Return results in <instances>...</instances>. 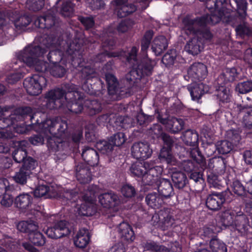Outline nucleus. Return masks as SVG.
I'll use <instances>...</instances> for the list:
<instances>
[{
  "label": "nucleus",
  "instance_id": "f257e3e1",
  "mask_svg": "<svg viewBox=\"0 0 252 252\" xmlns=\"http://www.w3.org/2000/svg\"><path fill=\"white\" fill-rule=\"evenodd\" d=\"M35 26L39 29L38 32L43 34L41 43L50 50L47 58L52 64L62 62L67 67L73 68L82 65L83 56L85 55L84 40L82 38H74L69 42L64 40L61 36L62 28L59 18L54 14L47 13L38 17L34 21Z\"/></svg>",
  "mask_w": 252,
  "mask_h": 252
},
{
  "label": "nucleus",
  "instance_id": "f03ea898",
  "mask_svg": "<svg viewBox=\"0 0 252 252\" xmlns=\"http://www.w3.org/2000/svg\"><path fill=\"white\" fill-rule=\"evenodd\" d=\"M6 107L0 106V138L2 139H11L16 136L15 133H23L25 130L21 127H18L15 122L25 121L29 118L32 124L33 125V120L36 116L33 114L32 109L31 107L25 106L19 107L15 109L13 114L7 117H4L3 112H6Z\"/></svg>",
  "mask_w": 252,
  "mask_h": 252
},
{
  "label": "nucleus",
  "instance_id": "7ed1b4c3",
  "mask_svg": "<svg viewBox=\"0 0 252 252\" xmlns=\"http://www.w3.org/2000/svg\"><path fill=\"white\" fill-rule=\"evenodd\" d=\"M33 121V124L38 126L41 132L52 135L47 139V146L48 149L52 152L59 151L60 145L62 146L64 141L63 136L67 130V120L57 117L53 119L46 118L44 120L34 119Z\"/></svg>",
  "mask_w": 252,
  "mask_h": 252
},
{
  "label": "nucleus",
  "instance_id": "20e7f679",
  "mask_svg": "<svg viewBox=\"0 0 252 252\" xmlns=\"http://www.w3.org/2000/svg\"><path fill=\"white\" fill-rule=\"evenodd\" d=\"M47 52L45 48L41 45H30L26 47L21 54V59L28 66L33 67L38 72L37 74L43 76L45 78L49 76V64L45 61L38 59Z\"/></svg>",
  "mask_w": 252,
  "mask_h": 252
},
{
  "label": "nucleus",
  "instance_id": "39448f33",
  "mask_svg": "<svg viewBox=\"0 0 252 252\" xmlns=\"http://www.w3.org/2000/svg\"><path fill=\"white\" fill-rule=\"evenodd\" d=\"M154 62L148 57H144L141 62L136 66L133 67L131 70L126 75L125 82L129 84L127 91H125L124 96H130L133 94L136 90L137 83L141 78L145 76H150L153 70Z\"/></svg>",
  "mask_w": 252,
  "mask_h": 252
},
{
  "label": "nucleus",
  "instance_id": "423d86ee",
  "mask_svg": "<svg viewBox=\"0 0 252 252\" xmlns=\"http://www.w3.org/2000/svg\"><path fill=\"white\" fill-rule=\"evenodd\" d=\"M213 2V8L211 10H211L210 14H206L195 18L197 28H208V25H215L221 21L226 24H234L236 17L233 15L232 12L224 6L219 8L217 2L214 0Z\"/></svg>",
  "mask_w": 252,
  "mask_h": 252
},
{
  "label": "nucleus",
  "instance_id": "0eeeda50",
  "mask_svg": "<svg viewBox=\"0 0 252 252\" xmlns=\"http://www.w3.org/2000/svg\"><path fill=\"white\" fill-rule=\"evenodd\" d=\"M98 192L96 186L92 185L88 188L87 190L82 195V199H80L81 203H78L75 206V211L78 215L90 216L94 213V202L95 196Z\"/></svg>",
  "mask_w": 252,
  "mask_h": 252
},
{
  "label": "nucleus",
  "instance_id": "6e6552de",
  "mask_svg": "<svg viewBox=\"0 0 252 252\" xmlns=\"http://www.w3.org/2000/svg\"><path fill=\"white\" fill-rule=\"evenodd\" d=\"M74 92L73 91H68L67 93L65 90L62 88H57L54 90H51L45 94V98L47 99L46 106L47 108L52 109H59L63 106V100L64 98L67 100V95L69 93Z\"/></svg>",
  "mask_w": 252,
  "mask_h": 252
},
{
  "label": "nucleus",
  "instance_id": "1a4fd4ad",
  "mask_svg": "<svg viewBox=\"0 0 252 252\" xmlns=\"http://www.w3.org/2000/svg\"><path fill=\"white\" fill-rule=\"evenodd\" d=\"M47 79L43 76L33 74L25 79L23 86L27 93L31 95L39 94L43 87L47 85Z\"/></svg>",
  "mask_w": 252,
  "mask_h": 252
},
{
  "label": "nucleus",
  "instance_id": "9d476101",
  "mask_svg": "<svg viewBox=\"0 0 252 252\" xmlns=\"http://www.w3.org/2000/svg\"><path fill=\"white\" fill-rule=\"evenodd\" d=\"M105 78L107 85L108 93L109 95H116L120 98L128 97L124 96L126 94L125 91H127V89H128L129 86L128 84L125 82L126 77L123 81L125 85L124 87H120V84L118 79L115 75L112 73H106Z\"/></svg>",
  "mask_w": 252,
  "mask_h": 252
},
{
  "label": "nucleus",
  "instance_id": "9b49d317",
  "mask_svg": "<svg viewBox=\"0 0 252 252\" xmlns=\"http://www.w3.org/2000/svg\"><path fill=\"white\" fill-rule=\"evenodd\" d=\"M84 56L81 60V62L83 63L82 66L80 65L75 68L80 72L79 75L81 78V86L86 84L92 87L99 78L96 76L95 69L85 62Z\"/></svg>",
  "mask_w": 252,
  "mask_h": 252
},
{
  "label": "nucleus",
  "instance_id": "f8f14e48",
  "mask_svg": "<svg viewBox=\"0 0 252 252\" xmlns=\"http://www.w3.org/2000/svg\"><path fill=\"white\" fill-rule=\"evenodd\" d=\"M6 16L14 24L17 31H22L32 22V19L30 16L21 14L18 10H9L6 12Z\"/></svg>",
  "mask_w": 252,
  "mask_h": 252
},
{
  "label": "nucleus",
  "instance_id": "ddd939ff",
  "mask_svg": "<svg viewBox=\"0 0 252 252\" xmlns=\"http://www.w3.org/2000/svg\"><path fill=\"white\" fill-rule=\"evenodd\" d=\"M70 232L68 223L65 220H61L56 222L53 227L48 228L46 233L49 237L58 239L68 235Z\"/></svg>",
  "mask_w": 252,
  "mask_h": 252
},
{
  "label": "nucleus",
  "instance_id": "4468645a",
  "mask_svg": "<svg viewBox=\"0 0 252 252\" xmlns=\"http://www.w3.org/2000/svg\"><path fill=\"white\" fill-rule=\"evenodd\" d=\"M157 118L158 121L165 125L167 130L170 133H178L183 128L184 124L181 119H177L174 117L163 118L160 114L158 115Z\"/></svg>",
  "mask_w": 252,
  "mask_h": 252
},
{
  "label": "nucleus",
  "instance_id": "2eb2a0df",
  "mask_svg": "<svg viewBox=\"0 0 252 252\" xmlns=\"http://www.w3.org/2000/svg\"><path fill=\"white\" fill-rule=\"evenodd\" d=\"M188 74L189 77L192 80H204L208 75L207 66L201 63H194L188 69Z\"/></svg>",
  "mask_w": 252,
  "mask_h": 252
},
{
  "label": "nucleus",
  "instance_id": "dca6fc26",
  "mask_svg": "<svg viewBox=\"0 0 252 252\" xmlns=\"http://www.w3.org/2000/svg\"><path fill=\"white\" fill-rule=\"evenodd\" d=\"M70 97V100L67 102L66 107L68 110L72 114H79L82 112L84 109L83 104V95L78 92H70L69 93Z\"/></svg>",
  "mask_w": 252,
  "mask_h": 252
},
{
  "label": "nucleus",
  "instance_id": "f3484780",
  "mask_svg": "<svg viewBox=\"0 0 252 252\" xmlns=\"http://www.w3.org/2000/svg\"><path fill=\"white\" fill-rule=\"evenodd\" d=\"M228 192L226 191L219 193L213 192L209 194L206 199L207 207L211 210H220L226 200V195Z\"/></svg>",
  "mask_w": 252,
  "mask_h": 252
},
{
  "label": "nucleus",
  "instance_id": "a211bd4d",
  "mask_svg": "<svg viewBox=\"0 0 252 252\" xmlns=\"http://www.w3.org/2000/svg\"><path fill=\"white\" fill-rule=\"evenodd\" d=\"M239 73L235 67L226 68L218 77L217 83L220 87L226 86L229 83H232L238 78Z\"/></svg>",
  "mask_w": 252,
  "mask_h": 252
},
{
  "label": "nucleus",
  "instance_id": "6ab92c4d",
  "mask_svg": "<svg viewBox=\"0 0 252 252\" xmlns=\"http://www.w3.org/2000/svg\"><path fill=\"white\" fill-rule=\"evenodd\" d=\"M99 202L104 208H112L118 205L120 202L119 196L113 191L100 194L98 196Z\"/></svg>",
  "mask_w": 252,
  "mask_h": 252
},
{
  "label": "nucleus",
  "instance_id": "aec40b11",
  "mask_svg": "<svg viewBox=\"0 0 252 252\" xmlns=\"http://www.w3.org/2000/svg\"><path fill=\"white\" fill-rule=\"evenodd\" d=\"M86 161L81 162L76 166V176L77 180L81 184H87L92 180V174Z\"/></svg>",
  "mask_w": 252,
  "mask_h": 252
},
{
  "label": "nucleus",
  "instance_id": "412c9836",
  "mask_svg": "<svg viewBox=\"0 0 252 252\" xmlns=\"http://www.w3.org/2000/svg\"><path fill=\"white\" fill-rule=\"evenodd\" d=\"M209 90V85L203 83L193 84L189 88L192 100L195 101H198L202 95L208 93Z\"/></svg>",
  "mask_w": 252,
  "mask_h": 252
},
{
  "label": "nucleus",
  "instance_id": "4be33fe9",
  "mask_svg": "<svg viewBox=\"0 0 252 252\" xmlns=\"http://www.w3.org/2000/svg\"><path fill=\"white\" fill-rule=\"evenodd\" d=\"M131 150L132 158H150L152 153L149 146L142 142L134 143Z\"/></svg>",
  "mask_w": 252,
  "mask_h": 252
},
{
  "label": "nucleus",
  "instance_id": "5701e85b",
  "mask_svg": "<svg viewBox=\"0 0 252 252\" xmlns=\"http://www.w3.org/2000/svg\"><path fill=\"white\" fill-rule=\"evenodd\" d=\"M152 219L153 220L159 219L161 221L159 225L163 230L171 227L175 221L167 209L160 210L159 215H154Z\"/></svg>",
  "mask_w": 252,
  "mask_h": 252
},
{
  "label": "nucleus",
  "instance_id": "b1692460",
  "mask_svg": "<svg viewBox=\"0 0 252 252\" xmlns=\"http://www.w3.org/2000/svg\"><path fill=\"white\" fill-rule=\"evenodd\" d=\"M63 137L64 139H67L75 146H78L80 140L83 138V129L81 128H72L67 123V130Z\"/></svg>",
  "mask_w": 252,
  "mask_h": 252
},
{
  "label": "nucleus",
  "instance_id": "393cba45",
  "mask_svg": "<svg viewBox=\"0 0 252 252\" xmlns=\"http://www.w3.org/2000/svg\"><path fill=\"white\" fill-rule=\"evenodd\" d=\"M217 98L220 107L227 108L228 107V103L231 101L232 99V95L229 89L226 86H219Z\"/></svg>",
  "mask_w": 252,
  "mask_h": 252
},
{
  "label": "nucleus",
  "instance_id": "a878e982",
  "mask_svg": "<svg viewBox=\"0 0 252 252\" xmlns=\"http://www.w3.org/2000/svg\"><path fill=\"white\" fill-rule=\"evenodd\" d=\"M167 38L164 35L156 37L153 41L152 49L157 56L160 55L168 47Z\"/></svg>",
  "mask_w": 252,
  "mask_h": 252
},
{
  "label": "nucleus",
  "instance_id": "bb28decb",
  "mask_svg": "<svg viewBox=\"0 0 252 252\" xmlns=\"http://www.w3.org/2000/svg\"><path fill=\"white\" fill-rule=\"evenodd\" d=\"M138 48L136 46H133L129 52L121 50L117 51L115 55L111 56H117V57L122 60H125L128 63L136 62L137 61V53Z\"/></svg>",
  "mask_w": 252,
  "mask_h": 252
},
{
  "label": "nucleus",
  "instance_id": "cd10ccee",
  "mask_svg": "<svg viewBox=\"0 0 252 252\" xmlns=\"http://www.w3.org/2000/svg\"><path fill=\"white\" fill-rule=\"evenodd\" d=\"M33 202V198L27 193H23L17 196L15 199V204L17 207L21 210L29 209Z\"/></svg>",
  "mask_w": 252,
  "mask_h": 252
},
{
  "label": "nucleus",
  "instance_id": "c85d7f7f",
  "mask_svg": "<svg viewBox=\"0 0 252 252\" xmlns=\"http://www.w3.org/2000/svg\"><path fill=\"white\" fill-rule=\"evenodd\" d=\"M204 48L203 43L198 38H191L185 46V49L190 54L198 55Z\"/></svg>",
  "mask_w": 252,
  "mask_h": 252
},
{
  "label": "nucleus",
  "instance_id": "c756f323",
  "mask_svg": "<svg viewBox=\"0 0 252 252\" xmlns=\"http://www.w3.org/2000/svg\"><path fill=\"white\" fill-rule=\"evenodd\" d=\"M151 131L157 130L158 133L154 131V133L156 134L157 138H160L163 142V147L172 148L174 146V140L173 137L168 134L162 132L161 127L158 125H156L151 128Z\"/></svg>",
  "mask_w": 252,
  "mask_h": 252
},
{
  "label": "nucleus",
  "instance_id": "7c9ffc66",
  "mask_svg": "<svg viewBox=\"0 0 252 252\" xmlns=\"http://www.w3.org/2000/svg\"><path fill=\"white\" fill-rule=\"evenodd\" d=\"M86 112L91 116L95 115L102 110L101 103L96 99H87L85 101Z\"/></svg>",
  "mask_w": 252,
  "mask_h": 252
},
{
  "label": "nucleus",
  "instance_id": "2f4dec72",
  "mask_svg": "<svg viewBox=\"0 0 252 252\" xmlns=\"http://www.w3.org/2000/svg\"><path fill=\"white\" fill-rule=\"evenodd\" d=\"M150 167V163L138 159L132 164L130 168L131 173L136 176L142 177Z\"/></svg>",
  "mask_w": 252,
  "mask_h": 252
},
{
  "label": "nucleus",
  "instance_id": "473e14b6",
  "mask_svg": "<svg viewBox=\"0 0 252 252\" xmlns=\"http://www.w3.org/2000/svg\"><path fill=\"white\" fill-rule=\"evenodd\" d=\"M38 227L37 223L32 220L21 221L17 225L18 230L28 233V236L31 233L38 230Z\"/></svg>",
  "mask_w": 252,
  "mask_h": 252
},
{
  "label": "nucleus",
  "instance_id": "72a5a7b5",
  "mask_svg": "<svg viewBox=\"0 0 252 252\" xmlns=\"http://www.w3.org/2000/svg\"><path fill=\"white\" fill-rule=\"evenodd\" d=\"M90 240L89 232L87 229H81L74 239L75 245L80 248H84L88 244Z\"/></svg>",
  "mask_w": 252,
  "mask_h": 252
},
{
  "label": "nucleus",
  "instance_id": "f704fd0d",
  "mask_svg": "<svg viewBox=\"0 0 252 252\" xmlns=\"http://www.w3.org/2000/svg\"><path fill=\"white\" fill-rule=\"evenodd\" d=\"M181 138L187 145L195 146L198 144V134L195 130L191 129L186 130L183 133Z\"/></svg>",
  "mask_w": 252,
  "mask_h": 252
},
{
  "label": "nucleus",
  "instance_id": "c9c22d12",
  "mask_svg": "<svg viewBox=\"0 0 252 252\" xmlns=\"http://www.w3.org/2000/svg\"><path fill=\"white\" fill-rule=\"evenodd\" d=\"M118 231L120 237L126 241H133L134 232L130 226L126 222L120 223L118 228Z\"/></svg>",
  "mask_w": 252,
  "mask_h": 252
},
{
  "label": "nucleus",
  "instance_id": "e433bc0d",
  "mask_svg": "<svg viewBox=\"0 0 252 252\" xmlns=\"http://www.w3.org/2000/svg\"><path fill=\"white\" fill-rule=\"evenodd\" d=\"M145 200L147 204L154 208H159L163 203V197L156 192L149 193Z\"/></svg>",
  "mask_w": 252,
  "mask_h": 252
},
{
  "label": "nucleus",
  "instance_id": "4c0bfd02",
  "mask_svg": "<svg viewBox=\"0 0 252 252\" xmlns=\"http://www.w3.org/2000/svg\"><path fill=\"white\" fill-rule=\"evenodd\" d=\"M103 83L102 81L99 78L96 80V82L92 87L83 84L82 85V89L86 93L90 95H98L102 93L101 91H103Z\"/></svg>",
  "mask_w": 252,
  "mask_h": 252
},
{
  "label": "nucleus",
  "instance_id": "58836bf2",
  "mask_svg": "<svg viewBox=\"0 0 252 252\" xmlns=\"http://www.w3.org/2000/svg\"><path fill=\"white\" fill-rule=\"evenodd\" d=\"M154 36L152 30L147 31L141 41V52L144 57H148L147 50L149 48L151 40Z\"/></svg>",
  "mask_w": 252,
  "mask_h": 252
},
{
  "label": "nucleus",
  "instance_id": "ea45409f",
  "mask_svg": "<svg viewBox=\"0 0 252 252\" xmlns=\"http://www.w3.org/2000/svg\"><path fill=\"white\" fill-rule=\"evenodd\" d=\"M158 192L159 194L163 198L170 197L173 194L172 186L169 181L166 179H163L160 182L158 186Z\"/></svg>",
  "mask_w": 252,
  "mask_h": 252
},
{
  "label": "nucleus",
  "instance_id": "a19ab883",
  "mask_svg": "<svg viewBox=\"0 0 252 252\" xmlns=\"http://www.w3.org/2000/svg\"><path fill=\"white\" fill-rule=\"evenodd\" d=\"M132 126V120L129 117L119 116L116 118L113 127L121 130L126 129Z\"/></svg>",
  "mask_w": 252,
  "mask_h": 252
},
{
  "label": "nucleus",
  "instance_id": "79ce46f5",
  "mask_svg": "<svg viewBox=\"0 0 252 252\" xmlns=\"http://www.w3.org/2000/svg\"><path fill=\"white\" fill-rule=\"evenodd\" d=\"M120 7L117 11V16L119 18L126 17L134 12L136 9V6L133 3H126L119 5Z\"/></svg>",
  "mask_w": 252,
  "mask_h": 252
},
{
  "label": "nucleus",
  "instance_id": "37998d69",
  "mask_svg": "<svg viewBox=\"0 0 252 252\" xmlns=\"http://www.w3.org/2000/svg\"><path fill=\"white\" fill-rule=\"evenodd\" d=\"M71 67L69 66L68 63L67 64V67L62 66L59 63L54 64L52 67H50L49 75H51L56 78H62L66 72V68H71Z\"/></svg>",
  "mask_w": 252,
  "mask_h": 252
},
{
  "label": "nucleus",
  "instance_id": "c03bdc74",
  "mask_svg": "<svg viewBox=\"0 0 252 252\" xmlns=\"http://www.w3.org/2000/svg\"><path fill=\"white\" fill-rule=\"evenodd\" d=\"M202 41H211L213 38V34L211 32L210 27L206 28H197L194 35Z\"/></svg>",
  "mask_w": 252,
  "mask_h": 252
},
{
  "label": "nucleus",
  "instance_id": "a18cd8bd",
  "mask_svg": "<svg viewBox=\"0 0 252 252\" xmlns=\"http://www.w3.org/2000/svg\"><path fill=\"white\" fill-rule=\"evenodd\" d=\"M216 146V149L220 154L226 155L232 150L234 146L229 141L225 139L219 141Z\"/></svg>",
  "mask_w": 252,
  "mask_h": 252
},
{
  "label": "nucleus",
  "instance_id": "49530a36",
  "mask_svg": "<svg viewBox=\"0 0 252 252\" xmlns=\"http://www.w3.org/2000/svg\"><path fill=\"white\" fill-rule=\"evenodd\" d=\"M182 23L186 33L189 35H194L197 28L194 27L196 24L195 18L191 19L186 16L183 18Z\"/></svg>",
  "mask_w": 252,
  "mask_h": 252
},
{
  "label": "nucleus",
  "instance_id": "de8ad7c7",
  "mask_svg": "<svg viewBox=\"0 0 252 252\" xmlns=\"http://www.w3.org/2000/svg\"><path fill=\"white\" fill-rule=\"evenodd\" d=\"M74 4L70 0L63 1L60 9L61 15L64 17L72 16L74 14Z\"/></svg>",
  "mask_w": 252,
  "mask_h": 252
},
{
  "label": "nucleus",
  "instance_id": "09e8293b",
  "mask_svg": "<svg viewBox=\"0 0 252 252\" xmlns=\"http://www.w3.org/2000/svg\"><path fill=\"white\" fill-rule=\"evenodd\" d=\"M26 143L24 141H17L15 143H14L16 148H13V150H12V158H15L16 155L19 152L23 158H32L30 156H28V153L26 150L27 147L26 146Z\"/></svg>",
  "mask_w": 252,
  "mask_h": 252
},
{
  "label": "nucleus",
  "instance_id": "8fccbe9b",
  "mask_svg": "<svg viewBox=\"0 0 252 252\" xmlns=\"http://www.w3.org/2000/svg\"><path fill=\"white\" fill-rule=\"evenodd\" d=\"M210 248L212 252H227L226 245L220 240L213 238L210 242Z\"/></svg>",
  "mask_w": 252,
  "mask_h": 252
},
{
  "label": "nucleus",
  "instance_id": "3c124183",
  "mask_svg": "<svg viewBox=\"0 0 252 252\" xmlns=\"http://www.w3.org/2000/svg\"><path fill=\"white\" fill-rule=\"evenodd\" d=\"M172 180L175 184V186L179 188H183L187 181V178L184 173L182 172H173L171 176Z\"/></svg>",
  "mask_w": 252,
  "mask_h": 252
},
{
  "label": "nucleus",
  "instance_id": "603ef678",
  "mask_svg": "<svg viewBox=\"0 0 252 252\" xmlns=\"http://www.w3.org/2000/svg\"><path fill=\"white\" fill-rule=\"evenodd\" d=\"M95 147L99 152L103 155L108 154L113 149V145L111 142L105 140L97 141Z\"/></svg>",
  "mask_w": 252,
  "mask_h": 252
},
{
  "label": "nucleus",
  "instance_id": "864d4df0",
  "mask_svg": "<svg viewBox=\"0 0 252 252\" xmlns=\"http://www.w3.org/2000/svg\"><path fill=\"white\" fill-rule=\"evenodd\" d=\"M236 6V11L240 19H244L247 15L248 2L247 0H232Z\"/></svg>",
  "mask_w": 252,
  "mask_h": 252
},
{
  "label": "nucleus",
  "instance_id": "5fc2aeb1",
  "mask_svg": "<svg viewBox=\"0 0 252 252\" xmlns=\"http://www.w3.org/2000/svg\"><path fill=\"white\" fill-rule=\"evenodd\" d=\"M176 57V50L174 49H170L162 57L161 62L166 67H170L173 65Z\"/></svg>",
  "mask_w": 252,
  "mask_h": 252
},
{
  "label": "nucleus",
  "instance_id": "6e6d98bb",
  "mask_svg": "<svg viewBox=\"0 0 252 252\" xmlns=\"http://www.w3.org/2000/svg\"><path fill=\"white\" fill-rule=\"evenodd\" d=\"M236 229L242 233L246 232L249 229V220L245 216L237 217L235 220Z\"/></svg>",
  "mask_w": 252,
  "mask_h": 252
},
{
  "label": "nucleus",
  "instance_id": "4d7b16f0",
  "mask_svg": "<svg viewBox=\"0 0 252 252\" xmlns=\"http://www.w3.org/2000/svg\"><path fill=\"white\" fill-rule=\"evenodd\" d=\"M235 31L237 34L243 38L252 36V30L247 23L239 24L236 27Z\"/></svg>",
  "mask_w": 252,
  "mask_h": 252
},
{
  "label": "nucleus",
  "instance_id": "13d9d810",
  "mask_svg": "<svg viewBox=\"0 0 252 252\" xmlns=\"http://www.w3.org/2000/svg\"><path fill=\"white\" fill-rule=\"evenodd\" d=\"M225 138L229 141L233 146H237L240 141L241 137L239 130L231 129L226 131Z\"/></svg>",
  "mask_w": 252,
  "mask_h": 252
},
{
  "label": "nucleus",
  "instance_id": "bf43d9fd",
  "mask_svg": "<svg viewBox=\"0 0 252 252\" xmlns=\"http://www.w3.org/2000/svg\"><path fill=\"white\" fill-rule=\"evenodd\" d=\"M22 166L21 168L28 173L29 174L32 173L37 166L38 163L34 158H22Z\"/></svg>",
  "mask_w": 252,
  "mask_h": 252
},
{
  "label": "nucleus",
  "instance_id": "052dcab7",
  "mask_svg": "<svg viewBox=\"0 0 252 252\" xmlns=\"http://www.w3.org/2000/svg\"><path fill=\"white\" fill-rule=\"evenodd\" d=\"M28 237L29 240L35 246H42L45 243L44 236L37 230L31 233Z\"/></svg>",
  "mask_w": 252,
  "mask_h": 252
},
{
  "label": "nucleus",
  "instance_id": "680f3d73",
  "mask_svg": "<svg viewBox=\"0 0 252 252\" xmlns=\"http://www.w3.org/2000/svg\"><path fill=\"white\" fill-rule=\"evenodd\" d=\"M96 127L94 125H89L85 127V138L88 142H95L97 140L98 134Z\"/></svg>",
  "mask_w": 252,
  "mask_h": 252
},
{
  "label": "nucleus",
  "instance_id": "e2e57ef3",
  "mask_svg": "<svg viewBox=\"0 0 252 252\" xmlns=\"http://www.w3.org/2000/svg\"><path fill=\"white\" fill-rule=\"evenodd\" d=\"M235 90L241 94H246L252 92V81L247 80L238 83L235 87Z\"/></svg>",
  "mask_w": 252,
  "mask_h": 252
},
{
  "label": "nucleus",
  "instance_id": "0e129e2a",
  "mask_svg": "<svg viewBox=\"0 0 252 252\" xmlns=\"http://www.w3.org/2000/svg\"><path fill=\"white\" fill-rule=\"evenodd\" d=\"M144 248L146 250L153 252H170L169 248L163 245H158L154 242L147 243Z\"/></svg>",
  "mask_w": 252,
  "mask_h": 252
},
{
  "label": "nucleus",
  "instance_id": "69168bd1",
  "mask_svg": "<svg viewBox=\"0 0 252 252\" xmlns=\"http://www.w3.org/2000/svg\"><path fill=\"white\" fill-rule=\"evenodd\" d=\"M126 137L124 132H119L111 136L109 141L111 142L113 147H119L122 145L126 141Z\"/></svg>",
  "mask_w": 252,
  "mask_h": 252
},
{
  "label": "nucleus",
  "instance_id": "338daca9",
  "mask_svg": "<svg viewBox=\"0 0 252 252\" xmlns=\"http://www.w3.org/2000/svg\"><path fill=\"white\" fill-rule=\"evenodd\" d=\"M30 175V174L21 168L12 178L16 183L23 185L26 184Z\"/></svg>",
  "mask_w": 252,
  "mask_h": 252
},
{
  "label": "nucleus",
  "instance_id": "774afa93",
  "mask_svg": "<svg viewBox=\"0 0 252 252\" xmlns=\"http://www.w3.org/2000/svg\"><path fill=\"white\" fill-rule=\"evenodd\" d=\"M26 5L30 10L38 11L44 5V0H27Z\"/></svg>",
  "mask_w": 252,
  "mask_h": 252
}]
</instances>
